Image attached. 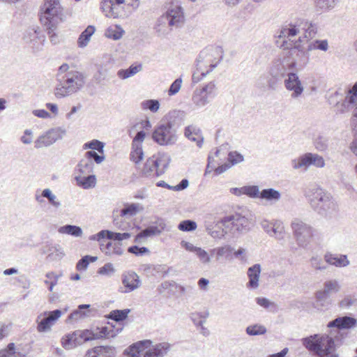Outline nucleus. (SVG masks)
<instances>
[{
    "label": "nucleus",
    "instance_id": "obj_29",
    "mask_svg": "<svg viewBox=\"0 0 357 357\" xmlns=\"http://www.w3.org/2000/svg\"><path fill=\"white\" fill-rule=\"evenodd\" d=\"M312 153H307L298 158L291 160L292 167L295 169L304 167L305 169L310 165H312Z\"/></svg>",
    "mask_w": 357,
    "mask_h": 357
},
{
    "label": "nucleus",
    "instance_id": "obj_19",
    "mask_svg": "<svg viewBox=\"0 0 357 357\" xmlns=\"http://www.w3.org/2000/svg\"><path fill=\"white\" fill-rule=\"evenodd\" d=\"M89 239L98 241L102 252L105 254L109 252L112 246V230H101L98 234L91 236Z\"/></svg>",
    "mask_w": 357,
    "mask_h": 357
},
{
    "label": "nucleus",
    "instance_id": "obj_54",
    "mask_svg": "<svg viewBox=\"0 0 357 357\" xmlns=\"http://www.w3.org/2000/svg\"><path fill=\"white\" fill-rule=\"evenodd\" d=\"M303 29L305 30V37L308 39H312L315 36L317 32V27L315 24H312V22H306L305 23V27Z\"/></svg>",
    "mask_w": 357,
    "mask_h": 357
},
{
    "label": "nucleus",
    "instance_id": "obj_38",
    "mask_svg": "<svg viewBox=\"0 0 357 357\" xmlns=\"http://www.w3.org/2000/svg\"><path fill=\"white\" fill-rule=\"evenodd\" d=\"M40 31L39 28L31 27L29 28L24 36V39L27 43H31L36 40H44L43 36H40Z\"/></svg>",
    "mask_w": 357,
    "mask_h": 357
},
{
    "label": "nucleus",
    "instance_id": "obj_45",
    "mask_svg": "<svg viewBox=\"0 0 357 357\" xmlns=\"http://www.w3.org/2000/svg\"><path fill=\"white\" fill-rule=\"evenodd\" d=\"M143 209V206H140L139 204H130L122 208L120 214L121 216H126L127 215L133 216L136 215L139 210L142 211Z\"/></svg>",
    "mask_w": 357,
    "mask_h": 357
},
{
    "label": "nucleus",
    "instance_id": "obj_56",
    "mask_svg": "<svg viewBox=\"0 0 357 357\" xmlns=\"http://www.w3.org/2000/svg\"><path fill=\"white\" fill-rule=\"evenodd\" d=\"M54 143L57 140L61 139L66 133V130L61 127H56L49 130Z\"/></svg>",
    "mask_w": 357,
    "mask_h": 357
},
{
    "label": "nucleus",
    "instance_id": "obj_43",
    "mask_svg": "<svg viewBox=\"0 0 357 357\" xmlns=\"http://www.w3.org/2000/svg\"><path fill=\"white\" fill-rule=\"evenodd\" d=\"M245 332L250 336L261 335L266 333L267 329L264 325L255 324L248 326Z\"/></svg>",
    "mask_w": 357,
    "mask_h": 357
},
{
    "label": "nucleus",
    "instance_id": "obj_60",
    "mask_svg": "<svg viewBox=\"0 0 357 357\" xmlns=\"http://www.w3.org/2000/svg\"><path fill=\"white\" fill-rule=\"evenodd\" d=\"M314 144L318 151H324L328 148V140L325 137L319 136L315 139Z\"/></svg>",
    "mask_w": 357,
    "mask_h": 357
},
{
    "label": "nucleus",
    "instance_id": "obj_7",
    "mask_svg": "<svg viewBox=\"0 0 357 357\" xmlns=\"http://www.w3.org/2000/svg\"><path fill=\"white\" fill-rule=\"evenodd\" d=\"M303 345L319 357L335 354L334 339L328 335L314 334L301 340Z\"/></svg>",
    "mask_w": 357,
    "mask_h": 357
},
{
    "label": "nucleus",
    "instance_id": "obj_44",
    "mask_svg": "<svg viewBox=\"0 0 357 357\" xmlns=\"http://www.w3.org/2000/svg\"><path fill=\"white\" fill-rule=\"evenodd\" d=\"M340 289L341 286L336 280H331L324 283V289L321 291L330 295L332 293H337Z\"/></svg>",
    "mask_w": 357,
    "mask_h": 357
},
{
    "label": "nucleus",
    "instance_id": "obj_63",
    "mask_svg": "<svg viewBox=\"0 0 357 357\" xmlns=\"http://www.w3.org/2000/svg\"><path fill=\"white\" fill-rule=\"evenodd\" d=\"M100 8L107 17L112 16V0H102Z\"/></svg>",
    "mask_w": 357,
    "mask_h": 357
},
{
    "label": "nucleus",
    "instance_id": "obj_2",
    "mask_svg": "<svg viewBox=\"0 0 357 357\" xmlns=\"http://www.w3.org/2000/svg\"><path fill=\"white\" fill-rule=\"evenodd\" d=\"M311 207L321 215L331 218L337 215L339 206L336 200L319 185H310L305 192Z\"/></svg>",
    "mask_w": 357,
    "mask_h": 357
},
{
    "label": "nucleus",
    "instance_id": "obj_55",
    "mask_svg": "<svg viewBox=\"0 0 357 357\" xmlns=\"http://www.w3.org/2000/svg\"><path fill=\"white\" fill-rule=\"evenodd\" d=\"M85 157L86 160H90L92 162H95L96 164H100L105 158L103 153L99 155L94 151H86Z\"/></svg>",
    "mask_w": 357,
    "mask_h": 357
},
{
    "label": "nucleus",
    "instance_id": "obj_37",
    "mask_svg": "<svg viewBox=\"0 0 357 357\" xmlns=\"http://www.w3.org/2000/svg\"><path fill=\"white\" fill-rule=\"evenodd\" d=\"M281 198L280 192L274 188L264 189L260 192V199L268 202H278Z\"/></svg>",
    "mask_w": 357,
    "mask_h": 357
},
{
    "label": "nucleus",
    "instance_id": "obj_36",
    "mask_svg": "<svg viewBox=\"0 0 357 357\" xmlns=\"http://www.w3.org/2000/svg\"><path fill=\"white\" fill-rule=\"evenodd\" d=\"M58 232L62 234H68L75 237H79L82 235V229L79 226L73 225H65L59 227Z\"/></svg>",
    "mask_w": 357,
    "mask_h": 357
},
{
    "label": "nucleus",
    "instance_id": "obj_51",
    "mask_svg": "<svg viewBox=\"0 0 357 357\" xmlns=\"http://www.w3.org/2000/svg\"><path fill=\"white\" fill-rule=\"evenodd\" d=\"M141 107L143 109H149L155 113L158 112L160 108V102L158 100H146L142 102Z\"/></svg>",
    "mask_w": 357,
    "mask_h": 357
},
{
    "label": "nucleus",
    "instance_id": "obj_59",
    "mask_svg": "<svg viewBox=\"0 0 357 357\" xmlns=\"http://www.w3.org/2000/svg\"><path fill=\"white\" fill-rule=\"evenodd\" d=\"M182 84V78L181 77L176 79L173 83L171 84L169 90L168 95L172 96L176 95L181 89Z\"/></svg>",
    "mask_w": 357,
    "mask_h": 357
},
{
    "label": "nucleus",
    "instance_id": "obj_8",
    "mask_svg": "<svg viewBox=\"0 0 357 357\" xmlns=\"http://www.w3.org/2000/svg\"><path fill=\"white\" fill-rule=\"evenodd\" d=\"M151 344L150 340L139 341L132 344L126 350L128 357H164L171 347L168 342H161L145 351L146 345L149 346Z\"/></svg>",
    "mask_w": 357,
    "mask_h": 357
},
{
    "label": "nucleus",
    "instance_id": "obj_33",
    "mask_svg": "<svg viewBox=\"0 0 357 357\" xmlns=\"http://www.w3.org/2000/svg\"><path fill=\"white\" fill-rule=\"evenodd\" d=\"M342 109L340 110L341 113H344L345 109L357 111V93L348 92L342 103Z\"/></svg>",
    "mask_w": 357,
    "mask_h": 357
},
{
    "label": "nucleus",
    "instance_id": "obj_53",
    "mask_svg": "<svg viewBox=\"0 0 357 357\" xmlns=\"http://www.w3.org/2000/svg\"><path fill=\"white\" fill-rule=\"evenodd\" d=\"M232 248L229 245H225L211 249L212 252H216V259L218 260L220 257L229 256L232 252Z\"/></svg>",
    "mask_w": 357,
    "mask_h": 357
},
{
    "label": "nucleus",
    "instance_id": "obj_12",
    "mask_svg": "<svg viewBox=\"0 0 357 357\" xmlns=\"http://www.w3.org/2000/svg\"><path fill=\"white\" fill-rule=\"evenodd\" d=\"M152 139L160 146H172L178 140V135L161 122L154 128Z\"/></svg>",
    "mask_w": 357,
    "mask_h": 357
},
{
    "label": "nucleus",
    "instance_id": "obj_39",
    "mask_svg": "<svg viewBox=\"0 0 357 357\" xmlns=\"http://www.w3.org/2000/svg\"><path fill=\"white\" fill-rule=\"evenodd\" d=\"M339 0H314L317 10L326 12L335 8Z\"/></svg>",
    "mask_w": 357,
    "mask_h": 357
},
{
    "label": "nucleus",
    "instance_id": "obj_57",
    "mask_svg": "<svg viewBox=\"0 0 357 357\" xmlns=\"http://www.w3.org/2000/svg\"><path fill=\"white\" fill-rule=\"evenodd\" d=\"M195 255L198 257L199 261L203 264H208L211 263V255L205 250L199 248L195 252Z\"/></svg>",
    "mask_w": 357,
    "mask_h": 357
},
{
    "label": "nucleus",
    "instance_id": "obj_34",
    "mask_svg": "<svg viewBox=\"0 0 357 357\" xmlns=\"http://www.w3.org/2000/svg\"><path fill=\"white\" fill-rule=\"evenodd\" d=\"M95 31V26L89 25L84 31L81 33L77 39L78 47L81 48L85 47L88 45L91 37L94 33Z\"/></svg>",
    "mask_w": 357,
    "mask_h": 357
},
{
    "label": "nucleus",
    "instance_id": "obj_58",
    "mask_svg": "<svg viewBox=\"0 0 357 357\" xmlns=\"http://www.w3.org/2000/svg\"><path fill=\"white\" fill-rule=\"evenodd\" d=\"M244 195L251 198H260V191L257 185L244 186Z\"/></svg>",
    "mask_w": 357,
    "mask_h": 357
},
{
    "label": "nucleus",
    "instance_id": "obj_4",
    "mask_svg": "<svg viewBox=\"0 0 357 357\" xmlns=\"http://www.w3.org/2000/svg\"><path fill=\"white\" fill-rule=\"evenodd\" d=\"M109 334L107 326L77 330L65 335L61 340L62 347L67 350L73 349L83 343L105 337Z\"/></svg>",
    "mask_w": 357,
    "mask_h": 357
},
{
    "label": "nucleus",
    "instance_id": "obj_40",
    "mask_svg": "<svg viewBox=\"0 0 357 357\" xmlns=\"http://www.w3.org/2000/svg\"><path fill=\"white\" fill-rule=\"evenodd\" d=\"M35 148L41 149L43 147H47L54 144V141L51 135L47 130L45 134L39 136L34 142Z\"/></svg>",
    "mask_w": 357,
    "mask_h": 357
},
{
    "label": "nucleus",
    "instance_id": "obj_50",
    "mask_svg": "<svg viewBox=\"0 0 357 357\" xmlns=\"http://www.w3.org/2000/svg\"><path fill=\"white\" fill-rule=\"evenodd\" d=\"M144 155L142 146L132 144V151L130 152V159L135 163L139 162Z\"/></svg>",
    "mask_w": 357,
    "mask_h": 357
},
{
    "label": "nucleus",
    "instance_id": "obj_26",
    "mask_svg": "<svg viewBox=\"0 0 357 357\" xmlns=\"http://www.w3.org/2000/svg\"><path fill=\"white\" fill-rule=\"evenodd\" d=\"M123 284L127 289L126 292L132 291L137 289L141 284L139 277L135 272H128L124 275Z\"/></svg>",
    "mask_w": 357,
    "mask_h": 357
},
{
    "label": "nucleus",
    "instance_id": "obj_16",
    "mask_svg": "<svg viewBox=\"0 0 357 357\" xmlns=\"http://www.w3.org/2000/svg\"><path fill=\"white\" fill-rule=\"evenodd\" d=\"M285 88L288 91H293L291 96L292 98L299 97L303 92L304 88L298 75L291 70L282 81Z\"/></svg>",
    "mask_w": 357,
    "mask_h": 357
},
{
    "label": "nucleus",
    "instance_id": "obj_25",
    "mask_svg": "<svg viewBox=\"0 0 357 357\" xmlns=\"http://www.w3.org/2000/svg\"><path fill=\"white\" fill-rule=\"evenodd\" d=\"M326 263L333 265L336 267H346L349 265L350 262L345 255H333L327 253L324 256Z\"/></svg>",
    "mask_w": 357,
    "mask_h": 357
},
{
    "label": "nucleus",
    "instance_id": "obj_62",
    "mask_svg": "<svg viewBox=\"0 0 357 357\" xmlns=\"http://www.w3.org/2000/svg\"><path fill=\"white\" fill-rule=\"evenodd\" d=\"M310 264L312 267L317 270L323 271L327 268L324 262L319 257H312L310 259Z\"/></svg>",
    "mask_w": 357,
    "mask_h": 357
},
{
    "label": "nucleus",
    "instance_id": "obj_47",
    "mask_svg": "<svg viewBox=\"0 0 357 357\" xmlns=\"http://www.w3.org/2000/svg\"><path fill=\"white\" fill-rule=\"evenodd\" d=\"M319 50L324 52H326L328 50V43L327 40H315L311 42L307 48L308 52Z\"/></svg>",
    "mask_w": 357,
    "mask_h": 357
},
{
    "label": "nucleus",
    "instance_id": "obj_22",
    "mask_svg": "<svg viewBox=\"0 0 357 357\" xmlns=\"http://www.w3.org/2000/svg\"><path fill=\"white\" fill-rule=\"evenodd\" d=\"M184 135L189 140L195 142L199 148H201L204 142V137L201 129L193 125L188 126L185 128Z\"/></svg>",
    "mask_w": 357,
    "mask_h": 357
},
{
    "label": "nucleus",
    "instance_id": "obj_10",
    "mask_svg": "<svg viewBox=\"0 0 357 357\" xmlns=\"http://www.w3.org/2000/svg\"><path fill=\"white\" fill-rule=\"evenodd\" d=\"M223 50L220 46H208L202 50L197 59V69L204 70V68L209 67L206 73H202V77H205L211 72L223 59Z\"/></svg>",
    "mask_w": 357,
    "mask_h": 357
},
{
    "label": "nucleus",
    "instance_id": "obj_5",
    "mask_svg": "<svg viewBox=\"0 0 357 357\" xmlns=\"http://www.w3.org/2000/svg\"><path fill=\"white\" fill-rule=\"evenodd\" d=\"M56 79L59 84L56 87L55 95L57 98H63L76 93L85 84V76L75 70L65 75L57 74Z\"/></svg>",
    "mask_w": 357,
    "mask_h": 357
},
{
    "label": "nucleus",
    "instance_id": "obj_49",
    "mask_svg": "<svg viewBox=\"0 0 357 357\" xmlns=\"http://www.w3.org/2000/svg\"><path fill=\"white\" fill-rule=\"evenodd\" d=\"M104 146L105 144L100 140L93 139L85 143L83 145L84 149H91V151H97L100 153H103L104 152Z\"/></svg>",
    "mask_w": 357,
    "mask_h": 357
},
{
    "label": "nucleus",
    "instance_id": "obj_42",
    "mask_svg": "<svg viewBox=\"0 0 357 357\" xmlns=\"http://www.w3.org/2000/svg\"><path fill=\"white\" fill-rule=\"evenodd\" d=\"M111 69V64L109 63L105 66H101L98 68V72L94 75L93 77L98 83L106 79L109 76V73Z\"/></svg>",
    "mask_w": 357,
    "mask_h": 357
},
{
    "label": "nucleus",
    "instance_id": "obj_18",
    "mask_svg": "<svg viewBox=\"0 0 357 357\" xmlns=\"http://www.w3.org/2000/svg\"><path fill=\"white\" fill-rule=\"evenodd\" d=\"M156 226H149L138 233L135 238V242H139V239L153 236H158L166 228L165 220L162 218H158L155 222Z\"/></svg>",
    "mask_w": 357,
    "mask_h": 357
},
{
    "label": "nucleus",
    "instance_id": "obj_15",
    "mask_svg": "<svg viewBox=\"0 0 357 357\" xmlns=\"http://www.w3.org/2000/svg\"><path fill=\"white\" fill-rule=\"evenodd\" d=\"M184 112L173 110L167 114L160 122L177 134L178 130L183 124Z\"/></svg>",
    "mask_w": 357,
    "mask_h": 357
},
{
    "label": "nucleus",
    "instance_id": "obj_14",
    "mask_svg": "<svg viewBox=\"0 0 357 357\" xmlns=\"http://www.w3.org/2000/svg\"><path fill=\"white\" fill-rule=\"evenodd\" d=\"M169 162L158 156L153 155L145 162L142 171V175L145 177L155 175L159 176L164 174Z\"/></svg>",
    "mask_w": 357,
    "mask_h": 357
},
{
    "label": "nucleus",
    "instance_id": "obj_31",
    "mask_svg": "<svg viewBox=\"0 0 357 357\" xmlns=\"http://www.w3.org/2000/svg\"><path fill=\"white\" fill-rule=\"evenodd\" d=\"M261 225L264 230L271 236H275L278 239H282L283 238L282 228L275 227V225H273L267 220H263L261 222Z\"/></svg>",
    "mask_w": 357,
    "mask_h": 357
},
{
    "label": "nucleus",
    "instance_id": "obj_28",
    "mask_svg": "<svg viewBox=\"0 0 357 357\" xmlns=\"http://www.w3.org/2000/svg\"><path fill=\"white\" fill-rule=\"evenodd\" d=\"M112 347L98 346L86 351L84 357H110Z\"/></svg>",
    "mask_w": 357,
    "mask_h": 357
},
{
    "label": "nucleus",
    "instance_id": "obj_17",
    "mask_svg": "<svg viewBox=\"0 0 357 357\" xmlns=\"http://www.w3.org/2000/svg\"><path fill=\"white\" fill-rule=\"evenodd\" d=\"M98 310L91 307L89 304L79 305L77 308L71 312L66 319V323H71L73 321H78L86 317H95Z\"/></svg>",
    "mask_w": 357,
    "mask_h": 357
},
{
    "label": "nucleus",
    "instance_id": "obj_46",
    "mask_svg": "<svg viewBox=\"0 0 357 357\" xmlns=\"http://www.w3.org/2000/svg\"><path fill=\"white\" fill-rule=\"evenodd\" d=\"M297 25L285 26L282 27L278 35L279 38H291L295 36L298 33Z\"/></svg>",
    "mask_w": 357,
    "mask_h": 357
},
{
    "label": "nucleus",
    "instance_id": "obj_30",
    "mask_svg": "<svg viewBox=\"0 0 357 357\" xmlns=\"http://www.w3.org/2000/svg\"><path fill=\"white\" fill-rule=\"evenodd\" d=\"M297 43V41H291L290 43H289L287 40H283L280 47H282L284 50H289L288 53L290 55H296L297 56L301 57L305 56V52L303 51V50L301 49V45H298Z\"/></svg>",
    "mask_w": 357,
    "mask_h": 357
},
{
    "label": "nucleus",
    "instance_id": "obj_32",
    "mask_svg": "<svg viewBox=\"0 0 357 357\" xmlns=\"http://www.w3.org/2000/svg\"><path fill=\"white\" fill-rule=\"evenodd\" d=\"M75 179L79 186L84 189H89L96 185V178L94 174H89L86 176L77 175Z\"/></svg>",
    "mask_w": 357,
    "mask_h": 357
},
{
    "label": "nucleus",
    "instance_id": "obj_48",
    "mask_svg": "<svg viewBox=\"0 0 357 357\" xmlns=\"http://www.w3.org/2000/svg\"><path fill=\"white\" fill-rule=\"evenodd\" d=\"M41 317L42 314L38 316L37 317V330L40 333L45 332L50 330L54 324L48 317H45L40 319Z\"/></svg>",
    "mask_w": 357,
    "mask_h": 357
},
{
    "label": "nucleus",
    "instance_id": "obj_27",
    "mask_svg": "<svg viewBox=\"0 0 357 357\" xmlns=\"http://www.w3.org/2000/svg\"><path fill=\"white\" fill-rule=\"evenodd\" d=\"M43 197L48 199L49 204L54 206L55 208H59L61 206V202L57 199L56 196L54 195L52 190L49 188L44 189L42 191L41 195H36V200L38 203L44 202Z\"/></svg>",
    "mask_w": 357,
    "mask_h": 357
},
{
    "label": "nucleus",
    "instance_id": "obj_61",
    "mask_svg": "<svg viewBox=\"0 0 357 357\" xmlns=\"http://www.w3.org/2000/svg\"><path fill=\"white\" fill-rule=\"evenodd\" d=\"M61 275H56L54 272L51 271L46 273L45 277L50 280L49 291H52L54 287L56 285L59 278Z\"/></svg>",
    "mask_w": 357,
    "mask_h": 357
},
{
    "label": "nucleus",
    "instance_id": "obj_6",
    "mask_svg": "<svg viewBox=\"0 0 357 357\" xmlns=\"http://www.w3.org/2000/svg\"><path fill=\"white\" fill-rule=\"evenodd\" d=\"M221 222L232 233H245L254 226L255 220L251 211L246 208H241L234 213L223 218Z\"/></svg>",
    "mask_w": 357,
    "mask_h": 357
},
{
    "label": "nucleus",
    "instance_id": "obj_11",
    "mask_svg": "<svg viewBox=\"0 0 357 357\" xmlns=\"http://www.w3.org/2000/svg\"><path fill=\"white\" fill-rule=\"evenodd\" d=\"M291 227L297 244L300 247H306L313 236L312 227L298 218L292 220Z\"/></svg>",
    "mask_w": 357,
    "mask_h": 357
},
{
    "label": "nucleus",
    "instance_id": "obj_35",
    "mask_svg": "<svg viewBox=\"0 0 357 357\" xmlns=\"http://www.w3.org/2000/svg\"><path fill=\"white\" fill-rule=\"evenodd\" d=\"M94 164L90 160L82 159L76 166L75 171L79 173L78 175H89L93 172Z\"/></svg>",
    "mask_w": 357,
    "mask_h": 357
},
{
    "label": "nucleus",
    "instance_id": "obj_41",
    "mask_svg": "<svg viewBox=\"0 0 357 357\" xmlns=\"http://www.w3.org/2000/svg\"><path fill=\"white\" fill-rule=\"evenodd\" d=\"M142 64H139L137 66L131 65L127 69H121L118 71L117 75L121 79H127L134 75H135L137 73L142 70Z\"/></svg>",
    "mask_w": 357,
    "mask_h": 357
},
{
    "label": "nucleus",
    "instance_id": "obj_24",
    "mask_svg": "<svg viewBox=\"0 0 357 357\" xmlns=\"http://www.w3.org/2000/svg\"><path fill=\"white\" fill-rule=\"evenodd\" d=\"M261 273V266L259 264L250 266L248 269V276L249 281L247 283V287L256 289L259 287V279Z\"/></svg>",
    "mask_w": 357,
    "mask_h": 357
},
{
    "label": "nucleus",
    "instance_id": "obj_21",
    "mask_svg": "<svg viewBox=\"0 0 357 357\" xmlns=\"http://www.w3.org/2000/svg\"><path fill=\"white\" fill-rule=\"evenodd\" d=\"M357 321L355 318L344 316L340 317L328 322V328H336L337 329H350L356 325Z\"/></svg>",
    "mask_w": 357,
    "mask_h": 357
},
{
    "label": "nucleus",
    "instance_id": "obj_23",
    "mask_svg": "<svg viewBox=\"0 0 357 357\" xmlns=\"http://www.w3.org/2000/svg\"><path fill=\"white\" fill-rule=\"evenodd\" d=\"M332 305V300L330 295L326 294L321 290H319L315 293L314 307L319 310L326 311Z\"/></svg>",
    "mask_w": 357,
    "mask_h": 357
},
{
    "label": "nucleus",
    "instance_id": "obj_64",
    "mask_svg": "<svg viewBox=\"0 0 357 357\" xmlns=\"http://www.w3.org/2000/svg\"><path fill=\"white\" fill-rule=\"evenodd\" d=\"M128 252L134 254L137 256H142L146 253L149 252V250L146 247H139L137 245H132L128 248Z\"/></svg>",
    "mask_w": 357,
    "mask_h": 357
},
{
    "label": "nucleus",
    "instance_id": "obj_9",
    "mask_svg": "<svg viewBox=\"0 0 357 357\" xmlns=\"http://www.w3.org/2000/svg\"><path fill=\"white\" fill-rule=\"evenodd\" d=\"M185 22L183 9L178 3L172 2L167 10L157 20L155 31L160 33L161 27L167 25L172 28H180Z\"/></svg>",
    "mask_w": 357,
    "mask_h": 357
},
{
    "label": "nucleus",
    "instance_id": "obj_13",
    "mask_svg": "<svg viewBox=\"0 0 357 357\" xmlns=\"http://www.w3.org/2000/svg\"><path fill=\"white\" fill-rule=\"evenodd\" d=\"M216 96V84L210 82L200 89H196L192 96L193 103L199 107L207 105Z\"/></svg>",
    "mask_w": 357,
    "mask_h": 357
},
{
    "label": "nucleus",
    "instance_id": "obj_3",
    "mask_svg": "<svg viewBox=\"0 0 357 357\" xmlns=\"http://www.w3.org/2000/svg\"><path fill=\"white\" fill-rule=\"evenodd\" d=\"M65 20L63 8L59 0H45L40 8V20L46 27L47 34L52 37L59 22Z\"/></svg>",
    "mask_w": 357,
    "mask_h": 357
},
{
    "label": "nucleus",
    "instance_id": "obj_1",
    "mask_svg": "<svg viewBox=\"0 0 357 357\" xmlns=\"http://www.w3.org/2000/svg\"><path fill=\"white\" fill-rule=\"evenodd\" d=\"M297 61L289 56L278 59L273 61L268 75L261 76L257 82V86L264 91H276L282 85V81L293 70Z\"/></svg>",
    "mask_w": 357,
    "mask_h": 357
},
{
    "label": "nucleus",
    "instance_id": "obj_52",
    "mask_svg": "<svg viewBox=\"0 0 357 357\" xmlns=\"http://www.w3.org/2000/svg\"><path fill=\"white\" fill-rule=\"evenodd\" d=\"M197 227V225L196 222L192 220H183L178 225V229L182 231H195Z\"/></svg>",
    "mask_w": 357,
    "mask_h": 357
},
{
    "label": "nucleus",
    "instance_id": "obj_20",
    "mask_svg": "<svg viewBox=\"0 0 357 357\" xmlns=\"http://www.w3.org/2000/svg\"><path fill=\"white\" fill-rule=\"evenodd\" d=\"M130 311V309L128 308L123 310H113V321L118 324V325H113V337L123 331L125 326L123 321L127 319Z\"/></svg>",
    "mask_w": 357,
    "mask_h": 357
}]
</instances>
